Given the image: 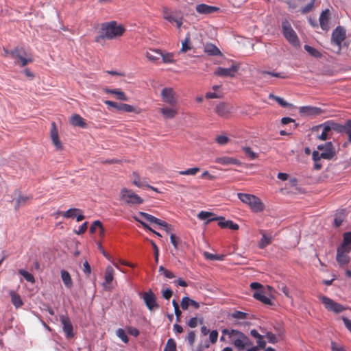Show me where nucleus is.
I'll return each mask as SVG.
<instances>
[{
    "label": "nucleus",
    "mask_w": 351,
    "mask_h": 351,
    "mask_svg": "<svg viewBox=\"0 0 351 351\" xmlns=\"http://www.w3.org/2000/svg\"><path fill=\"white\" fill-rule=\"evenodd\" d=\"M253 292V297L261 302L263 304L274 305L272 300L274 298L275 290L271 286H263L259 282H252L250 285Z\"/></svg>",
    "instance_id": "nucleus-1"
},
{
    "label": "nucleus",
    "mask_w": 351,
    "mask_h": 351,
    "mask_svg": "<svg viewBox=\"0 0 351 351\" xmlns=\"http://www.w3.org/2000/svg\"><path fill=\"white\" fill-rule=\"evenodd\" d=\"M125 32L123 25L118 24L117 21H112L101 25V34L96 38L99 42L100 39L112 40L121 37Z\"/></svg>",
    "instance_id": "nucleus-2"
},
{
    "label": "nucleus",
    "mask_w": 351,
    "mask_h": 351,
    "mask_svg": "<svg viewBox=\"0 0 351 351\" xmlns=\"http://www.w3.org/2000/svg\"><path fill=\"white\" fill-rule=\"evenodd\" d=\"M237 196L243 203L247 204L253 212L261 213L264 210V204L261 199L256 195L239 193Z\"/></svg>",
    "instance_id": "nucleus-3"
},
{
    "label": "nucleus",
    "mask_w": 351,
    "mask_h": 351,
    "mask_svg": "<svg viewBox=\"0 0 351 351\" xmlns=\"http://www.w3.org/2000/svg\"><path fill=\"white\" fill-rule=\"evenodd\" d=\"M282 29L283 36L292 46L300 47V43L298 36L289 21H282Z\"/></svg>",
    "instance_id": "nucleus-4"
},
{
    "label": "nucleus",
    "mask_w": 351,
    "mask_h": 351,
    "mask_svg": "<svg viewBox=\"0 0 351 351\" xmlns=\"http://www.w3.org/2000/svg\"><path fill=\"white\" fill-rule=\"evenodd\" d=\"M319 150L322 151L319 153L318 151H313L312 158L315 159H326L331 160L336 154L335 147L331 142H327L324 145H319L317 146Z\"/></svg>",
    "instance_id": "nucleus-5"
},
{
    "label": "nucleus",
    "mask_w": 351,
    "mask_h": 351,
    "mask_svg": "<svg viewBox=\"0 0 351 351\" xmlns=\"http://www.w3.org/2000/svg\"><path fill=\"white\" fill-rule=\"evenodd\" d=\"M121 199L128 205H139L143 203V199L132 190L123 188L120 192Z\"/></svg>",
    "instance_id": "nucleus-6"
},
{
    "label": "nucleus",
    "mask_w": 351,
    "mask_h": 351,
    "mask_svg": "<svg viewBox=\"0 0 351 351\" xmlns=\"http://www.w3.org/2000/svg\"><path fill=\"white\" fill-rule=\"evenodd\" d=\"M162 101L169 106H178V95L173 88L165 87L160 93Z\"/></svg>",
    "instance_id": "nucleus-7"
},
{
    "label": "nucleus",
    "mask_w": 351,
    "mask_h": 351,
    "mask_svg": "<svg viewBox=\"0 0 351 351\" xmlns=\"http://www.w3.org/2000/svg\"><path fill=\"white\" fill-rule=\"evenodd\" d=\"M6 52L9 53L12 58H18L19 61L17 63L19 64L21 67L33 62L32 56L25 51L23 49L15 48L10 52Z\"/></svg>",
    "instance_id": "nucleus-8"
},
{
    "label": "nucleus",
    "mask_w": 351,
    "mask_h": 351,
    "mask_svg": "<svg viewBox=\"0 0 351 351\" xmlns=\"http://www.w3.org/2000/svg\"><path fill=\"white\" fill-rule=\"evenodd\" d=\"M346 38V31L341 26L337 27L331 36L332 43L338 46V52L341 51V43Z\"/></svg>",
    "instance_id": "nucleus-9"
},
{
    "label": "nucleus",
    "mask_w": 351,
    "mask_h": 351,
    "mask_svg": "<svg viewBox=\"0 0 351 351\" xmlns=\"http://www.w3.org/2000/svg\"><path fill=\"white\" fill-rule=\"evenodd\" d=\"M240 66L237 63H233L230 68L218 67L214 74L220 77H234L239 70Z\"/></svg>",
    "instance_id": "nucleus-10"
},
{
    "label": "nucleus",
    "mask_w": 351,
    "mask_h": 351,
    "mask_svg": "<svg viewBox=\"0 0 351 351\" xmlns=\"http://www.w3.org/2000/svg\"><path fill=\"white\" fill-rule=\"evenodd\" d=\"M314 130L317 132V138L322 141H325L332 135V132L326 122L317 125Z\"/></svg>",
    "instance_id": "nucleus-11"
},
{
    "label": "nucleus",
    "mask_w": 351,
    "mask_h": 351,
    "mask_svg": "<svg viewBox=\"0 0 351 351\" xmlns=\"http://www.w3.org/2000/svg\"><path fill=\"white\" fill-rule=\"evenodd\" d=\"M60 321L62 324V329L65 337L67 339L73 338L75 333L73 332V326L70 319L68 317L62 315L60 316Z\"/></svg>",
    "instance_id": "nucleus-12"
},
{
    "label": "nucleus",
    "mask_w": 351,
    "mask_h": 351,
    "mask_svg": "<svg viewBox=\"0 0 351 351\" xmlns=\"http://www.w3.org/2000/svg\"><path fill=\"white\" fill-rule=\"evenodd\" d=\"M232 106L226 102H221L215 108V112L222 118L227 119L232 112Z\"/></svg>",
    "instance_id": "nucleus-13"
},
{
    "label": "nucleus",
    "mask_w": 351,
    "mask_h": 351,
    "mask_svg": "<svg viewBox=\"0 0 351 351\" xmlns=\"http://www.w3.org/2000/svg\"><path fill=\"white\" fill-rule=\"evenodd\" d=\"M139 296L141 299L143 300L147 307H158L156 295L151 289L139 293Z\"/></svg>",
    "instance_id": "nucleus-14"
},
{
    "label": "nucleus",
    "mask_w": 351,
    "mask_h": 351,
    "mask_svg": "<svg viewBox=\"0 0 351 351\" xmlns=\"http://www.w3.org/2000/svg\"><path fill=\"white\" fill-rule=\"evenodd\" d=\"M135 217H138L141 220V217L149 223H154L161 227L168 228V223L166 221H162L160 219H158V218L155 217L154 216H153L150 214H148L147 213L138 212L137 215H136Z\"/></svg>",
    "instance_id": "nucleus-15"
},
{
    "label": "nucleus",
    "mask_w": 351,
    "mask_h": 351,
    "mask_svg": "<svg viewBox=\"0 0 351 351\" xmlns=\"http://www.w3.org/2000/svg\"><path fill=\"white\" fill-rule=\"evenodd\" d=\"M50 136L53 145L56 147L57 150L62 149V145L59 139L57 125L55 122L51 123V128L50 130Z\"/></svg>",
    "instance_id": "nucleus-16"
},
{
    "label": "nucleus",
    "mask_w": 351,
    "mask_h": 351,
    "mask_svg": "<svg viewBox=\"0 0 351 351\" xmlns=\"http://www.w3.org/2000/svg\"><path fill=\"white\" fill-rule=\"evenodd\" d=\"M299 112L304 115L316 117L322 114L323 110L318 107L306 106L300 107Z\"/></svg>",
    "instance_id": "nucleus-17"
},
{
    "label": "nucleus",
    "mask_w": 351,
    "mask_h": 351,
    "mask_svg": "<svg viewBox=\"0 0 351 351\" xmlns=\"http://www.w3.org/2000/svg\"><path fill=\"white\" fill-rule=\"evenodd\" d=\"M330 19V11L329 9L323 10L319 16V25L323 30L328 31L329 29V21Z\"/></svg>",
    "instance_id": "nucleus-18"
},
{
    "label": "nucleus",
    "mask_w": 351,
    "mask_h": 351,
    "mask_svg": "<svg viewBox=\"0 0 351 351\" xmlns=\"http://www.w3.org/2000/svg\"><path fill=\"white\" fill-rule=\"evenodd\" d=\"M233 344L235 347L242 350L245 348L246 345L249 344V339L243 332L239 334L234 339H232Z\"/></svg>",
    "instance_id": "nucleus-19"
},
{
    "label": "nucleus",
    "mask_w": 351,
    "mask_h": 351,
    "mask_svg": "<svg viewBox=\"0 0 351 351\" xmlns=\"http://www.w3.org/2000/svg\"><path fill=\"white\" fill-rule=\"evenodd\" d=\"M160 112L165 119H173L178 114V106L162 107L160 109Z\"/></svg>",
    "instance_id": "nucleus-20"
},
{
    "label": "nucleus",
    "mask_w": 351,
    "mask_h": 351,
    "mask_svg": "<svg viewBox=\"0 0 351 351\" xmlns=\"http://www.w3.org/2000/svg\"><path fill=\"white\" fill-rule=\"evenodd\" d=\"M196 11L199 14H210L217 12L219 8L216 6L208 5L207 4L201 3L196 5Z\"/></svg>",
    "instance_id": "nucleus-21"
},
{
    "label": "nucleus",
    "mask_w": 351,
    "mask_h": 351,
    "mask_svg": "<svg viewBox=\"0 0 351 351\" xmlns=\"http://www.w3.org/2000/svg\"><path fill=\"white\" fill-rule=\"evenodd\" d=\"M214 214L210 212L201 211L198 213L197 217L200 220L206 221V223H208L210 221H218L219 219H223V217H215Z\"/></svg>",
    "instance_id": "nucleus-22"
},
{
    "label": "nucleus",
    "mask_w": 351,
    "mask_h": 351,
    "mask_svg": "<svg viewBox=\"0 0 351 351\" xmlns=\"http://www.w3.org/2000/svg\"><path fill=\"white\" fill-rule=\"evenodd\" d=\"M154 52L160 56L162 59V62L165 64L173 63L175 62L174 54L173 53L162 52L160 49H156Z\"/></svg>",
    "instance_id": "nucleus-23"
},
{
    "label": "nucleus",
    "mask_w": 351,
    "mask_h": 351,
    "mask_svg": "<svg viewBox=\"0 0 351 351\" xmlns=\"http://www.w3.org/2000/svg\"><path fill=\"white\" fill-rule=\"evenodd\" d=\"M117 110L125 112H134L136 114H140L141 112V108L123 103L119 104Z\"/></svg>",
    "instance_id": "nucleus-24"
},
{
    "label": "nucleus",
    "mask_w": 351,
    "mask_h": 351,
    "mask_svg": "<svg viewBox=\"0 0 351 351\" xmlns=\"http://www.w3.org/2000/svg\"><path fill=\"white\" fill-rule=\"evenodd\" d=\"M215 162L223 165H239L240 162L239 160L228 157V156H222L218 157L215 159Z\"/></svg>",
    "instance_id": "nucleus-25"
},
{
    "label": "nucleus",
    "mask_w": 351,
    "mask_h": 351,
    "mask_svg": "<svg viewBox=\"0 0 351 351\" xmlns=\"http://www.w3.org/2000/svg\"><path fill=\"white\" fill-rule=\"evenodd\" d=\"M71 123L74 126H77L82 128H86L87 123L84 119L79 114H73L71 117Z\"/></svg>",
    "instance_id": "nucleus-26"
},
{
    "label": "nucleus",
    "mask_w": 351,
    "mask_h": 351,
    "mask_svg": "<svg viewBox=\"0 0 351 351\" xmlns=\"http://www.w3.org/2000/svg\"><path fill=\"white\" fill-rule=\"evenodd\" d=\"M326 123H328V126L330 127V130L331 132H332V130H334V131H336L338 132H345L346 133V132L348 129L347 128V121L346 122V123L344 125L339 124L337 123H335L333 121H326Z\"/></svg>",
    "instance_id": "nucleus-27"
},
{
    "label": "nucleus",
    "mask_w": 351,
    "mask_h": 351,
    "mask_svg": "<svg viewBox=\"0 0 351 351\" xmlns=\"http://www.w3.org/2000/svg\"><path fill=\"white\" fill-rule=\"evenodd\" d=\"M218 225L221 228H229L232 230H237L239 229V226L238 224L234 223L232 221L228 220L224 221L223 219H219V220Z\"/></svg>",
    "instance_id": "nucleus-28"
},
{
    "label": "nucleus",
    "mask_w": 351,
    "mask_h": 351,
    "mask_svg": "<svg viewBox=\"0 0 351 351\" xmlns=\"http://www.w3.org/2000/svg\"><path fill=\"white\" fill-rule=\"evenodd\" d=\"M346 215L347 212L345 209L337 210L335 218V225L336 227H339L342 224Z\"/></svg>",
    "instance_id": "nucleus-29"
},
{
    "label": "nucleus",
    "mask_w": 351,
    "mask_h": 351,
    "mask_svg": "<svg viewBox=\"0 0 351 351\" xmlns=\"http://www.w3.org/2000/svg\"><path fill=\"white\" fill-rule=\"evenodd\" d=\"M204 51L210 56H221V51L213 44H207L204 47Z\"/></svg>",
    "instance_id": "nucleus-30"
},
{
    "label": "nucleus",
    "mask_w": 351,
    "mask_h": 351,
    "mask_svg": "<svg viewBox=\"0 0 351 351\" xmlns=\"http://www.w3.org/2000/svg\"><path fill=\"white\" fill-rule=\"evenodd\" d=\"M61 278L64 285L67 288H71L73 286V281L70 274L66 270L61 271Z\"/></svg>",
    "instance_id": "nucleus-31"
},
{
    "label": "nucleus",
    "mask_w": 351,
    "mask_h": 351,
    "mask_svg": "<svg viewBox=\"0 0 351 351\" xmlns=\"http://www.w3.org/2000/svg\"><path fill=\"white\" fill-rule=\"evenodd\" d=\"M163 18L171 23L176 22L178 17L176 16L172 12H171L168 8L163 7L162 8Z\"/></svg>",
    "instance_id": "nucleus-32"
},
{
    "label": "nucleus",
    "mask_w": 351,
    "mask_h": 351,
    "mask_svg": "<svg viewBox=\"0 0 351 351\" xmlns=\"http://www.w3.org/2000/svg\"><path fill=\"white\" fill-rule=\"evenodd\" d=\"M336 259L340 266L348 265L350 263L348 254H343L337 252Z\"/></svg>",
    "instance_id": "nucleus-33"
},
{
    "label": "nucleus",
    "mask_w": 351,
    "mask_h": 351,
    "mask_svg": "<svg viewBox=\"0 0 351 351\" xmlns=\"http://www.w3.org/2000/svg\"><path fill=\"white\" fill-rule=\"evenodd\" d=\"M262 238L258 243V247L260 249H264L265 247L269 245L271 243L272 237L270 235L266 234L265 232H262Z\"/></svg>",
    "instance_id": "nucleus-34"
},
{
    "label": "nucleus",
    "mask_w": 351,
    "mask_h": 351,
    "mask_svg": "<svg viewBox=\"0 0 351 351\" xmlns=\"http://www.w3.org/2000/svg\"><path fill=\"white\" fill-rule=\"evenodd\" d=\"M78 213H82V210L79 208H70L65 212L60 213V214L64 218H74Z\"/></svg>",
    "instance_id": "nucleus-35"
},
{
    "label": "nucleus",
    "mask_w": 351,
    "mask_h": 351,
    "mask_svg": "<svg viewBox=\"0 0 351 351\" xmlns=\"http://www.w3.org/2000/svg\"><path fill=\"white\" fill-rule=\"evenodd\" d=\"M199 307V304L188 297H184L181 301V307Z\"/></svg>",
    "instance_id": "nucleus-36"
},
{
    "label": "nucleus",
    "mask_w": 351,
    "mask_h": 351,
    "mask_svg": "<svg viewBox=\"0 0 351 351\" xmlns=\"http://www.w3.org/2000/svg\"><path fill=\"white\" fill-rule=\"evenodd\" d=\"M105 282L107 284L112 282L114 278V269L111 266H108L105 271Z\"/></svg>",
    "instance_id": "nucleus-37"
},
{
    "label": "nucleus",
    "mask_w": 351,
    "mask_h": 351,
    "mask_svg": "<svg viewBox=\"0 0 351 351\" xmlns=\"http://www.w3.org/2000/svg\"><path fill=\"white\" fill-rule=\"evenodd\" d=\"M203 255L206 259L210 261H223L225 257L223 254H214L208 252H204Z\"/></svg>",
    "instance_id": "nucleus-38"
},
{
    "label": "nucleus",
    "mask_w": 351,
    "mask_h": 351,
    "mask_svg": "<svg viewBox=\"0 0 351 351\" xmlns=\"http://www.w3.org/2000/svg\"><path fill=\"white\" fill-rule=\"evenodd\" d=\"M231 316L237 319H251L252 317V315L250 313L241 311H235L234 313L231 315Z\"/></svg>",
    "instance_id": "nucleus-39"
},
{
    "label": "nucleus",
    "mask_w": 351,
    "mask_h": 351,
    "mask_svg": "<svg viewBox=\"0 0 351 351\" xmlns=\"http://www.w3.org/2000/svg\"><path fill=\"white\" fill-rule=\"evenodd\" d=\"M10 296H11V299H12V302L16 307H19L21 305H23V302H22V300H21L20 296L18 294H16L15 292L11 291Z\"/></svg>",
    "instance_id": "nucleus-40"
},
{
    "label": "nucleus",
    "mask_w": 351,
    "mask_h": 351,
    "mask_svg": "<svg viewBox=\"0 0 351 351\" xmlns=\"http://www.w3.org/2000/svg\"><path fill=\"white\" fill-rule=\"evenodd\" d=\"M304 48L312 56H313L315 58H321L322 57V53L318 50L313 48V47H311L308 45H305Z\"/></svg>",
    "instance_id": "nucleus-41"
},
{
    "label": "nucleus",
    "mask_w": 351,
    "mask_h": 351,
    "mask_svg": "<svg viewBox=\"0 0 351 351\" xmlns=\"http://www.w3.org/2000/svg\"><path fill=\"white\" fill-rule=\"evenodd\" d=\"M321 300L326 307H343L341 304L334 302L332 300L326 297H322Z\"/></svg>",
    "instance_id": "nucleus-42"
},
{
    "label": "nucleus",
    "mask_w": 351,
    "mask_h": 351,
    "mask_svg": "<svg viewBox=\"0 0 351 351\" xmlns=\"http://www.w3.org/2000/svg\"><path fill=\"white\" fill-rule=\"evenodd\" d=\"M200 171V169L199 167H193L186 169L184 171H180L178 172L180 175L182 176H195L196 173Z\"/></svg>",
    "instance_id": "nucleus-43"
},
{
    "label": "nucleus",
    "mask_w": 351,
    "mask_h": 351,
    "mask_svg": "<svg viewBox=\"0 0 351 351\" xmlns=\"http://www.w3.org/2000/svg\"><path fill=\"white\" fill-rule=\"evenodd\" d=\"M269 99H273L274 100H275L280 106L284 107V108H287V107H289L290 106V104L289 103H287L286 101H285L282 98L280 97H278V96H275L273 94H270L269 95Z\"/></svg>",
    "instance_id": "nucleus-44"
},
{
    "label": "nucleus",
    "mask_w": 351,
    "mask_h": 351,
    "mask_svg": "<svg viewBox=\"0 0 351 351\" xmlns=\"http://www.w3.org/2000/svg\"><path fill=\"white\" fill-rule=\"evenodd\" d=\"M19 273L23 276V278L29 282L34 283L35 282V279L34 276L29 273L28 271L24 270V269H20L19 271Z\"/></svg>",
    "instance_id": "nucleus-45"
},
{
    "label": "nucleus",
    "mask_w": 351,
    "mask_h": 351,
    "mask_svg": "<svg viewBox=\"0 0 351 351\" xmlns=\"http://www.w3.org/2000/svg\"><path fill=\"white\" fill-rule=\"evenodd\" d=\"M31 198H32V197L29 196V195H19V197H17V199H16V207L19 208L21 205L25 204Z\"/></svg>",
    "instance_id": "nucleus-46"
},
{
    "label": "nucleus",
    "mask_w": 351,
    "mask_h": 351,
    "mask_svg": "<svg viewBox=\"0 0 351 351\" xmlns=\"http://www.w3.org/2000/svg\"><path fill=\"white\" fill-rule=\"evenodd\" d=\"M112 95H114L117 99L121 101H128V99L125 93L119 88H114V93H112Z\"/></svg>",
    "instance_id": "nucleus-47"
},
{
    "label": "nucleus",
    "mask_w": 351,
    "mask_h": 351,
    "mask_svg": "<svg viewBox=\"0 0 351 351\" xmlns=\"http://www.w3.org/2000/svg\"><path fill=\"white\" fill-rule=\"evenodd\" d=\"M133 218L134 219L135 221L141 223L144 228L152 232L154 234H156L158 237H162V235L159 232L154 230L151 227H149L146 223H145L144 221L141 220L138 217H133Z\"/></svg>",
    "instance_id": "nucleus-48"
},
{
    "label": "nucleus",
    "mask_w": 351,
    "mask_h": 351,
    "mask_svg": "<svg viewBox=\"0 0 351 351\" xmlns=\"http://www.w3.org/2000/svg\"><path fill=\"white\" fill-rule=\"evenodd\" d=\"M164 351H176V344L173 339H168Z\"/></svg>",
    "instance_id": "nucleus-49"
},
{
    "label": "nucleus",
    "mask_w": 351,
    "mask_h": 351,
    "mask_svg": "<svg viewBox=\"0 0 351 351\" xmlns=\"http://www.w3.org/2000/svg\"><path fill=\"white\" fill-rule=\"evenodd\" d=\"M243 151L244 152L245 155L251 160H254L258 157V154L253 152L252 149L249 147H243Z\"/></svg>",
    "instance_id": "nucleus-50"
},
{
    "label": "nucleus",
    "mask_w": 351,
    "mask_h": 351,
    "mask_svg": "<svg viewBox=\"0 0 351 351\" xmlns=\"http://www.w3.org/2000/svg\"><path fill=\"white\" fill-rule=\"evenodd\" d=\"M116 335L119 338H120L125 343H128L129 339L125 332V330L122 328H119L117 332Z\"/></svg>",
    "instance_id": "nucleus-51"
},
{
    "label": "nucleus",
    "mask_w": 351,
    "mask_h": 351,
    "mask_svg": "<svg viewBox=\"0 0 351 351\" xmlns=\"http://www.w3.org/2000/svg\"><path fill=\"white\" fill-rule=\"evenodd\" d=\"M158 271L167 278L172 279L175 278V275L171 271L167 269L162 265L159 267Z\"/></svg>",
    "instance_id": "nucleus-52"
},
{
    "label": "nucleus",
    "mask_w": 351,
    "mask_h": 351,
    "mask_svg": "<svg viewBox=\"0 0 351 351\" xmlns=\"http://www.w3.org/2000/svg\"><path fill=\"white\" fill-rule=\"evenodd\" d=\"M223 335H228L230 338L232 339L236 337V336L239 335V334H241V332L237 330H228V329H223L222 330Z\"/></svg>",
    "instance_id": "nucleus-53"
},
{
    "label": "nucleus",
    "mask_w": 351,
    "mask_h": 351,
    "mask_svg": "<svg viewBox=\"0 0 351 351\" xmlns=\"http://www.w3.org/2000/svg\"><path fill=\"white\" fill-rule=\"evenodd\" d=\"M216 142L220 145H224L228 143L230 138L225 135L217 136L215 138Z\"/></svg>",
    "instance_id": "nucleus-54"
},
{
    "label": "nucleus",
    "mask_w": 351,
    "mask_h": 351,
    "mask_svg": "<svg viewBox=\"0 0 351 351\" xmlns=\"http://www.w3.org/2000/svg\"><path fill=\"white\" fill-rule=\"evenodd\" d=\"M189 43H190V37H189V36H187L185 38L184 40L182 42L181 52L184 53L191 49Z\"/></svg>",
    "instance_id": "nucleus-55"
},
{
    "label": "nucleus",
    "mask_w": 351,
    "mask_h": 351,
    "mask_svg": "<svg viewBox=\"0 0 351 351\" xmlns=\"http://www.w3.org/2000/svg\"><path fill=\"white\" fill-rule=\"evenodd\" d=\"M351 251V246L349 245H344V243H341L337 250V252H341L343 254H349Z\"/></svg>",
    "instance_id": "nucleus-56"
},
{
    "label": "nucleus",
    "mask_w": 351,
    "mask_h": 351,
    "mask_svg": "<svg viewBox=\"0 0 351 351\" xmlns=\"http://www.w3.org/2000/svg\"><path fill=\"white\" fill-rule=\"evenodd\" d=\"M147 241H148L151 245H152L153 250H154V258L156 263L158 262V256H159V250L156 244L153 240L147 239Z\"/></svg>",
    "instance_id": "nucleus-57"
},
{
    "label": "nucleus",
    "mask_w": 351,
    "mask_h": 351,
    "mask_svg": "<svg viewBox=\"0 0 351 351\" xmlns=\"http://www.w3.org/2000/svg\"><path fill=\"white\" fill-rule=\"evenodd\" d=\"M154 50H151L150 51H147L146 53V57L147 58V59H149L150 61L152 62H156L157 60H158L160 59V57L158 55V56L154 55L156 54L155 52H154Z\"/></svg>",
    "instance_id": "nucleus-58"
},
{
    "label": "nucleus",
    "mask_w": 351,
    "mask_h": 351,
    "mask_svg": "<svg viewBox=\"0 0 351 351\" xmlns=\"http://www.w3.org/2000/svg\"><path fill=\"white\" fill-rule=\"evenodd\" d=\"M134 179L133 184L138 187H144L145 183L140 180L139 176L137 173H133Z\"/></svg>",
    "instance_id": "nucleus-59"
},
{
    "label": "nucleus",
    "mask_w": 351,
    "mask_h": 351,
    "mask_svg": "<svg viewBox=\"0 0 351 351\" xmlns=\"http://www.w3.org/2000/svg\"><path fill=\"white\" fill-rule=\"evenodd\" d=\"M102 228V223L100 221L97 220L95 221L91 226L90 227V233L93 234L95 232L97 228Z\"/></svg>",
    "instance_id": "nucleus-60"
},
{
    "label": "nucleus",
    "mask_w": 351,
    "mask_h": 351,
    "mask_svg": "<svg viewBox=\"0 0 351 351\" xmlns=\"http://www.w3.org/2000/svg\"><path fill=\"white\" fill-rule=\"evenodd\" d=\"M343 243L351 246V232H345L343 234Z\"/></svg>",
    "instance_id": "nucleus-61"
},
{
    "label": "nucleus",
    "mask_w": 351,
    "mask_h": 351,
    "mask_svg": "<svg viewBox=\"0 0 351 351\" xmlns=\"http://www.w3.org/2000/svg\"><path fill=\"white\" fill-rule=\"evenodd\" d=\"M205 97L206 99L221 98L222 97V93L218 92H208L206 93Z\"/></svg>",
    "instance_id": "nucleus-62"
},
{
    "label": "nucleus",
    "mask_w": 351,
    "mask_h": 351,
    "mask_svg": "<svg viewBox=\"0 0 351 351\" xmlns=\"http://www.w3.org/2000/svg\"><path fill=\"white\" fill-rule=\"evenodd\" d=\"M331 350L332 351H346L345 348L335 341L331 342Z\"/></svg>",
    "instance_id": "nucleus-63"
},
{
    "label": "nucleus",
    "mask_w": 351,
    "mask_h": 351,
    "mask_svg": "<svg viewBox=\"0 0 351 351\" xmlns=\"http://www.w3.org/2000/svg\"><path fill=\"white\" fill-rule=\"evenodd\" d=\"M170 240H171V243L173 245L174 248L178 249V243H179V240H180L179 238L177 236H176L174 234H171Z\"/></svg>",
    "instance_id": "nucleus-64"
}]
</instances>
